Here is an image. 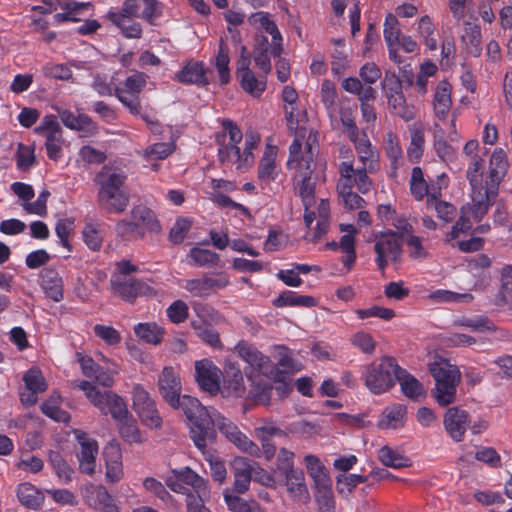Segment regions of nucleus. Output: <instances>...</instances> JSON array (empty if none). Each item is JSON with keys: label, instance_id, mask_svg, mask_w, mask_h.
Instances as JSON below:
<instances>
[{"label": "nucleus", "instance_id": "nucleus-37", "mask_svg": "<svg viewBox=\"0 0 512 512\" xmlns=\"http://www.w3.org/2000/svg\"><path fill=\"white\" fill-rule=\"evenodd\" d=\"M317 300L309 295H300L297 292L286 290L279 294L273 300V305L276 307H305L311 308L316 306Z\"/></svg>", "mask_w": 512, "mask_h": 512}, {"label": "nucleus", "instance_id": "nucleus-18", "mask_svg": "<svg viewBox=\"0 0 512 512\" xmlns=\"http://www.w3.org/2000/svg\"><path fill=\"white\" fill-rule=\"evenodd\" d=\"M369 170L361 167L354 168L352 161H343L339 164L340 178L339 184H348L350 187H356L361 194H367L373 187V182L368 176Z\"/></svg>", "mask_w": 512, "mask_h": 512}, {"label": "nucleus", "instance_id": "nucleus-11", "mask_svg": "<svg viewBox=\"0 0 512 512\" xmlns=\"http://www.w3.org/2000/svg\"><path fill=\"white\" fill-rule=\"evenodd\" d=\"M147 78L143 72L134 71L121 86L114 88V96L133 115L141 112L140 93L146 86Z\"/></svg>", "mask_w": 512, "mask_h": 512}, {"label": "nucleus", "instance_id": "nucleus-23", "mask_svg": "<svg viewBox=\"0 0 512 512\" xmlns=\"http://www.w3.org/2000/svg\"><path fill=\"white\" fill-rule=\"evenodd\" d=\"M55 110L65 127L88 134L96 131V124L87 114L75 115L72 111L60 107H56Z\"/></svg>", "mask_w": 512, "mask_h": 512}, {"label": "nucleus", "instance_id": "nucleus-25", "mask_svg": "<svg viewBox=\"0 0 512 512\" xmlns=\"http://www.w3.org/2000/svg\"><path fill=\"white\" fill-rule=\"evenodd\" d=\"M362 167L367 168L371 174L379 169V155L372 146L366 134L352 140Z\"/></svg>", "mask_w": 512, "mask_h": 512}, {"label": "nucleus", "instance_id": "nucleus-32", "mask_svg": "<svg viewBox=\"0 0 512 512\" xmlns=\"http://www.w3.org/2000/svg\"><path fill=\"white\" fill-rule=\"evenodd\" d=\"M253 463L244 457L235 458L233 462L234 487L238 493H244L248 490L253 475Z\"/></svg>", "mask_w": 512, "mask_h": 512}, {"label": "nucleus", "instance_id": "nucleus-21", "mask_svg": "<svg viewBox=\"0 0 512 512\" xmlns=\"http://www.w3.org/2000/svg\"><path fill=\"white\" fill-rule=\"evenodd\" d=\"M443 424L449 436L455 442H461L470 424L469 414L465 410L451 407L444 415Z\"/></svg>", "mask_w": 512, "mask_h": 512}, {"label": "nucleus", "instance_id": "nucleus-51", "mask_svg": "<svg viewBox=\"0 0 512 512\" xmlns=\"http://www.w3.org/2000/svg\"><path fill=\"white\" fill-rule=\"evenodd\" d=\"M191 326L196 335L212 347H220L221 341L218 332L209 324L205 322H198L193 320Z\"/></svg>", "mask_w": 512, "mask_h": 512}, {"label": "nucleus", "instance_id": "nucleus-46", "mask_svg": "<svg viewBox=\"0 0 512 512\" xmlns=\"http://www.w3.org/2000/svg\"><path fill=\"white\" fill-rule=\"evenodd\" d=\"M378 458L384 466L394 469L408 467L410 465V461L407 457L388 446H383L379 449Z\"/></svg>", "mask_w": 512, "mask_h": 512}, {"label": "nucleus", "instance_id": "nucleus-50", "mask_svg": "<svg viewBox=\"0 0 512 512\" xmlns=\"http://www.w3.org/2000/svg\"><path fill=\"white\" fill-rule=\"evenodd\" d=\"M134 333L150 344L160 343L163 337V331L155 323H139L134 327Z\"/></svg>", "mask_w": 512, "mask_h": 512}, {"label": "nucleus", "instance_id": "nucleus-27", "mask_svg": "<svg viewBox=\"0 0 512 512\" xmlns=\"http://www.w3.org/2000/svg\"><path fill=\"white\" fill-rule=\"evenodd\" d=\"M206 74L207 70L202 62L189 61L179 72L175 74L174 80L182 84L205 86L209 84Z\"/></svg>", "mask_w": 512, "mask_h": 512}, {"label": "nucleus", "instance_id": "nucleus-44", "mask_svg": "<svg viewBox=\"0 0 512 512\" xmlns=\"http://www.w3.org/2000/svg\"><path fill=\"white\" fill-rule=\"evenodd\" d=\"M381 86L385 92L388 103L397 102V100H400V97L404 95L402 82L393 71H385L384 78L381 81Z\"/></svg>", "mask_w": 512, "mask_h": 512}, {"label": "nucleus", "instance_id": "nucleus-48", "mask_svg": "<svg viewBox=\"0 0 512 512\" xmlns=\"http://www.w3.org/2000/svg\"><path fill=\"white\" fill-rule=\"evenodd\" d=\"M439 195L440 191L432 192L431 197L427 198V206L435 209L438 218L450 222L456 216V208L448 202L438 200Z\"/></svg>", "mask_w": 512, "mask_h": 512}, {"label": "nucleus", "instance_id": "nucleus-10", "mask_svg": "<svg viewBox=\"0 0 512 512\" xmlns=\"http://www.w3.org/2000/svg\"><path fill=\"white\" fill-rule=\"evenodd\" d=\"M165 484L181 494L209 495L206 481L189 467L174 469L166 477Z\"/></svg>", "mask_w": 512, "mask_h": 512}, {"label": "nucleus", "instance_id": "nucleus-55", "mask_svg": "<svg viewBox=\"0 0 512 512\" xmlns=\"http://www.w3.org/2000/svg\"><path fill=\"white\" fill-rule=\"evenodd\" d=\"M430 298L435 302H456V303H470L474 297L470 293H457L449 290H436L430 294Z\"/></svg>", "mask_w": 512, "mask_h": 512}, {"label": "nucleus", "instance_id": "nucleus-29", "mask_svg": "<svg viewBox=\"0 0 512 512\" xmlns=\"http://www.w3.org/2000/svg\"><path fill=\"white\" fill-rule=\"evenodd\" d=\"M40 278L45 295L55 302H60L63 299V280L59 273L53 268H45Z\"/></svg>", "mask_w": 512, "mask_h": 512}, {"label": "nucleus", "instance_id": "nucleus-30", "mask_svg": "<svg viewBox=\"0 0 512 512\" xmlns=\"http://www.w3.org/2000/svg\"><path fill=\"white\" fill-rule=\"evenodd\" d=\"M289 495L298 502H307L309 492L305 484L304 473L301 470H294L283 474Z\"/></svg>", "mask_w": 512, "mask_h": 512}, {"label": "nucleus", "instance_id": "nucleus-62", "mask_svg": "<svg viewBox=\"0 0 512 512\" xmlns=\"http://www.w3.org/2000/svg\"><path fill=\"white\" fill-rule=\"evenodd\" d=\"M162 15V4L158 0H144L141 11V19L151 25H155L157 19Z\"/></svg>", "mask_w": 512, "mask_h": 512}, {"label": "nucleus", "instance_id": "nucleus-2", "mask_svg": "<svg viewBox=\"0 0 512 512\" xmlns=\"http://www.w3.org/2000/svg\"><path fill=\"white\" fill-rule=\"evenodd\" d=\"M78 388L84 391L89 401L104 415L110 414L118 423L123 439L129 443H141L142 436L135 420L129 415L124 400L112 391H100L88 381H80Z\"/></svg>", "mask_w": 512, "mask_h": 512}, {"label": "nucleus", "instance_id": "nucleus-16", "mask_svg": "<svg viewBox=\"0 0 512 512\" xmlns=\"http://www.w3.org/2000/svg\"><path fill=\"white\" fill-rule=\"evenodd\" d=\"M508 170L507 154L502 148H496L489 160V173L486 189L488 190L489 207L494 203L499 185L505 178Z\"/></svg>", "mask_w": 512, "mask_h": 512}, {"label": "nucleus", "instance_id": "nucleus-58", "mask_svg": "<svg viewBox=\"0 0 512 512\" xmlns=\"http://www.w3.org/2000/svg\"><path fill=\"white\" fill-rule=\"evenodd\" d=\"M229 55L228 49L223 42L220 43L219 51L216 56V68L219 73L220 83L222 85L227 84L230 81L229 71Z\"/></svg>", "mask_w": 512, "mask_h": 512}, {"label": "nucleus", "instance_id": "nucleus-17", "mask_svg": "<svg viewBox=\"0 0 512 512\" xmlns=\"http://www.w3.org/2000/svg\"><path fill=\"white\" fill-rule=\"evenodd\" d=\"M239 357L244 360L248 367L245 373L249 378L254 374H267L270 368V359L259 351L254 345L241 341L235 347Z\"/></svg>", "mask_w": 512, "mask_h": 512}, {"label": "nucleus", "instance_id": "nucleus-36", "mask_svg": "<svg viewBox=\"0 0 512 512\" xmlns=\"http://www.w3.org/2000/svg\"><path fill=\"white\" fill-rule=\"evenodd\" d=\"M305 465L309 475L315 482L318 489L331 488L332 481L329 477L326 468L321 461L314 455L305 456Z\"/></svg>", "mask_w": 512, "mask_h": 512}, {"label": "nucleus", "instance_id": "nucleus-54", "mask_svg": "<svg viewBox=\"0 0 512 512\" xmlns=\"http://www.w3.org/2000/svg\"><path fill=\"white\" fill-rule=\"evenodd\" d=\"M337 191L340 198L343 200L344 206L350 210L359 209L365 203V200L360 195L353 192L352 187L348 184L337 183Z\"/></svg>", "mask_w": 512, "mask_h": 512}, {"label": "nucleus", "instance_id": "nucleus-31", "mask_svg": "<svg viewBox=\"0 0 512 512\" xmlns=\"http://www.w3.org/2000/svg\"><path fill=\"white\" fill-rule=\"evenodd\" d=\"M410 143L407 148V159L409 162L419 163L425 149V129L421 124H414L409 127Z\"/></svg>", "mask_w": 512, "mask_h": 512}, {"label": "nucleus", "instance_id": "nucleus-5", "mask_svg": "<svg viewBox=\"0 0 512 512\" xmlns=\"http://www.w3.org/2000/svg\"><path fill=\"white\" fill-rule=\"evenodd\" d=\"M243 139L241 129L230 119L222 121V131L216 134L218 157L222 164H237V169L251 166L254 162L253 150L244 147L240 152L238 144Z\"/></svg>", "mask_w": 512, "mask_h": 512}, {"label": "nucleus", "instance_id": "nucleus-7", "mask_svg": "<svg viewBox=\"0 0 512 512\" xmlns=\"http://www.w3.org/2000/svg\"><path fill=\"white\" fill-rule=\"evenodd\" d=\"M398 369L399 365L395 358L384 356L379 362L364 367L362 379L371 393L380 395L395 386Z\"/></svg>", "mask_w": 512, "mask_h": 512}, {"label": "nucleus", "instance_id": "nucleus-53", "mask_svg": "<svg viewBox=\"0 0 512 512\" xmlns=\"http://www.w3.org/2000/svg\"><path fill=\"white\" fill-rule=\"evenodd\" d=\"M23 381L26 389L29 391L43 393L47 389L45 378L42 372L36 367H32L25 373Z\"/></svg>", "mask_w": 512, "mask_h": 512}, {"label": "nucleus", "instance_id": "nucleus-61", "mask_svg": "<svg viewBox=\"0 0 512 512\" xmlns=\"http://www.w3.org/2000/svg\"><path fill=\"white\" fill-rule=\"evenodd\" d=\"M191 228V221L186 218H179L173 224L169 232V241L173 244H180L184 241Z\"/></svg>", "mask_w": 512, "mask_h": 512}, {"label": "nucleus", "instance_id": "nucleus-57", "mask_svg": "<svg viewBox=\"0 0 512 512\" xmlns=\"http://www.w3.org/2000/svg\"><path fill=\"white\" fill-rule=\"evenodd\" d=\"M46 138L45 147L49 159L57 161L62 157V144L64 142L62 131L44 135Z\"/></svg>", "mask_w": 512, "mask_h": 512}, {"label": "nucleus", "instance_id": "nucleus-1", "mask_svg": "<svg viewBox=\"0 0 512 512\" xmlns=\"http://www.w3.org/2000/svg\"><path fill=\"white\" fill-rule=\"evenodd\" d=\"M184 405L186 417L190 422L191 439L203 454L206 453L207 445L216 440L215 427L241 451L252 456L260 454L257 444L242 433L230 419L214 409L210 411L198 399L186 398Z\"/></svg>", "mask_w": 512, "mask_h": 512}, {"label": "nucleus", "instance_id": "nucleus-3", "mask_svg": "<svg viewBox=\"0 0 512 512\" xmlns=\"http://www.w3.org/2000/svg\"><path fill=\"white\" fill-rule=\"evenodd\" d=\"M315 166V152L312 144L308 140L305 151L302 152L301 140L297 137L289 147L287 167L289 170H295V188L306 210L315 202V182L312 180Z\"/></svg>", "mask_w": 512, "mask_h": 512}, {"label": "nucleus", "instance_id": "nucleus-35", "mask_svg": "<svg viewBox=\"0 0 512 512\" xmlns=\"http://www.w3.org/2000/svg\"><path fill=\"white\" fill-rule=\"evenodd\" d=\"M277 150L273 146H267L258 166V178L262 182L269 183L278 176L276 164Z\"/></svg>", "mask_w": 512, "mask_h": 512}, {"label": "nucleus", "instance_id": "nucleus-52", "mask_svg": "<svg viewBox=\"0 0 512 512\" xmlns=\"http://www.w3.org/2000/svg\"><path fill=\"white\" fill-rule=\"evenodd\" d=\"M383 35L387 47L399 45L401 30L399 28V21L397 17L392 13H389L385 17Z\"/></svg>", "mask_w": 512, "mask_h": 512}, {"label": "nucleus", "instance_id": "nucleus-63", "mask_svg": "<svg viewBox=\"0 0 512 512\" xmlns=\"http://www.w3.org/2000/svg\"><path fill=\"white\" fill-rule=\"evenodd\" d=\"M41 411L44 415L57 422H68L70 420L69 413L61 409L52 399L45 401L41 405Z\"/></svg>", "mask_w": 512, "mask_h": 512}, {"label": "nucleus", "instance_id": "nucleus-24", "mask_svg": "<svg viewBox=\"0 0 512 512\" xmlns=\"http://www.w3.org/2000/svg\"><path fill=\"white\" fill-rule=\"evenodd\" d=\"M385 155L390 161L389 177L396 178L399 168L404 164L402 147L398 136L389 131L385 134L383 140Z\"/></svg>", "mask_w": 512, "mask_h": 512}, {"label": "nucleus", "instance_id": "nucleus-19", "mask_svg": "<svg viewBox=\"0 0 512 512\" xmlns=\"http://www.w3.org/2000/svg\"><path fill=\"white\" fill-rule=\"evenodd\" d=\"M76 439L80 445V450L77 453L79 461V470L87 475H92L95 472L96 456L98 454V443L96 440L90 438L85 432H76Z\"/></svg>", "mask_w": 512, "mask_h": 512}, {"label": "nucleus", "instance_id": "nucleus-4", "mask_svg": "<svg viewBox=\"0 0 512 512\" xmlns=\"http://www.w3.org/2000/svg\"><path fill=\"white\" fill-rule=\"evenodd\" d=\"M127 175L119 168L104 165L95 176L99 186L98 204L110 213H122L129 204V195L124 190Z\"/></svg>", "mask_w": 512, "mask_h": 512}, {"label": "nucleus", "instance_id": "nucleus-6", "mask_svg": "<svg viewBox=\"0 0 512 512\" xmlns=\"http://www.w3.org/2000/svg\"><path fill=\"white\" fill-rule=\"evenodd\" d=\"M435 387L431 394L440 406H448L456 401L457 387L461 381L459 368L448 360L439 358L429 364Z\"/></svg>", "mask_w": 512, "mask_h": 512}, {"label": "nucleus", "instance_id": "nucleus-47", "mask_svg": "<svg viewBox=\"0 0 512 512\" xmlns=\"http://www.w3.org/2000/svg\"><path fill=\"white\" fill-rule=\"evenodd\" d=\"M239 78L242 89L253 97H259L266 89L265 77L257 78L253 71H246Z\"/></svg>", "mask_w": 512, "mask_h": 512}, {"label": "nucleus", "instance_id": "nucleus-12", "mask_svg": "<svg viewBox=\"0 0 512 512\" xmlns=\"http://www.w3.org/2000/svg\"><path fill=\"white\" fill-rule=\"evenodd\" d=\"M374 251L378 269L384 273L389 262H397L402 255V236L393 231L380 233L376 236Z\"/></svg>", "mask_w": 512, "mask_h": 512}, {"label": "nucleus", "instance_id": "nucleus-41", "mask_svg": "<svg viewBox=\"0 0 512 512\" xmlns=\"http://www.w3.org/2000/svg\"><path fill=\"white\" fill-rule=\"evenodd\" d=\"M410 191L414 198L420 201L425 196L428 198L431 197L432 192H439L440 189H435L434 187L430 188L424 178L421 167L415 166L411 172Z\"/></svg>", "mask_w": 512, "mask_h": 512}, {"label": "nucleus", "instance_id": "nucleus-60", "mask_svg": "<svg viewBox=\"0 0 512 512\" xmlns=\"http://www.w3.org/2000/svg\"><path fill=\"white\" fill-rule=\"evenodd\" d=\"M166 314L172 323L180 324L187 320L189 307L183 300H176L167 307Z\"/></svg>", "mask_w": 512, "mask_h": 512}, {"label": "nucleus", "instance_id": "nucleus-42", "mask_svg": "<svg viewBox=\"0 0 512 512\" xmlns=\"http://www.w3.org/2000/svg\"><path fill=\"white\" fill-rule=\"evenodd\" d=\"M188 258L191 260L189 263L197 267H216L221 262L218 253L200 247L191 248Z\"/></svg>", "mask_w": 512, "mask_h": 512}, {"label": "nucleus", "instance_id": "nucleus-45", "mask_svg": "<svg viewBox=\"0 0 512 512\" xmlns=\"http://www.w3.org/2000/svg\"><path fill=\"white\" fill-rule=\"evenodd\" d=\"M458 327L469 328L472 332H486L495 330L494 323L486 316L461 317L454 321Z\"/></svg>", "mask_w": 512, "mask_h": 512}, {"label": "nucleus", "instance_id": "nucleus-33", "mask_svg": "<svg viewBox=\"0 0 512 512\" xmlns=\"http://www.w3.org/2000/svg\"><path fill=\"white\" fill-rule=\"evenodd\" d=\"M451 90V84L446 80L440 81L436 86L433 104L435 116L439 119H444L451 109Z\"/></svg>", "mask_w": 512, "mask_h": 512}, {"label": "nucleus", "instance_id": "nucleus-56", "mask_svg": "<svg viewBox=\"0 0 512 512\" xmlns=\"http://www.w3.org/2000/svg\"><path fill=\"white\" fill-rule=\"evenodd\" d=\"M35 164L34 148L23 143L18 144L16 165L21 171H28Z\"/></svg>", "mask_w": 512, "mask_h": 512}, {"label": "nucleus", "instance_id": "nucleus-22", "mask_svg": "<svg viewBox=\"0 0 512 512\" xmlns=\"http://www.w3.org/2000/svg\"><path fill=\"white\" fill-rule=\"evenodd\" d=\"M250 22L253 25H258L259 28L272 36L271 54L274 57H279L283 51V38L276 23L271 19V15L268 12L259 11L250 16Z\"/></svg>", "mask_w": 512, "mask_h": 512}, {"label": "nucleus", "instance_id": "nucleus-49", "mask_svg": "<svg viewBox=\"0 0 512 512\" xmlns=\"http://www.w3.org/2000/svg\"><path fill=\"white\" fill-rule=\"evenodd\" d=\"M48 460L51 466L53 467L55 473L62 482L68 483L72 480V475L74 471L69 466V464L63 459L62 455L59 452L50 451L48 455Z\"/></svg>", "mask_w": 512, "mask_h": 512}, {"label": "nucleus", "instance_id": "nucleus-8", "mask_svg": "<svg viewBox=\"0 0 512 512\" xmlns=\"http://www.w3.org/2000/svg\"><path fill=\"white\" fill-rule=\"evenodd\" d=\"M485 160L481 157L469 159L466 178L471 187L472 213L474 218L480 220L489 209L487 181L483 182Z\"/></svg>", "mask_w": 512, "mask_h": 512}, {"label": "nucleus", "instance_id": "nucleus-34", "mask_svg": "<svg viewBox=\"0 0 512 512\" xmlns=\"http://www.w3.org/2000/svg\"><path fill=\"white\" fill-rule=\"evenodd\" d=\"M407 409L402 404H393L384 409L378 419L380 429H398L405 423Z\"/></svg>", "mask_w": 512, "mask_h": 512}, {"label": "nucleus", "instance_id": "nucleus-38", "mask_svg": "<svg viewBox=\"0 0 512 512\" xmlns=\"http://www.w3.org/2000/svg\"><path fill=\"white\" fill-rule=\"evenodd\" d=\"M274 57L271 54V43L268 41L266 36H261L257 39V44L253 50V59L255 65L263 72L266 76L272 70L270 58Z\"/></svg>", "mask_w": 512, "mask_h": 512}, {"label": "nucleus", "instance_id": "nucleus-15", "mask_svg": "<svg viewBox=\"0 0 512 512\" xmlns=\"http://www.w3.org/2000/svg\"><path fill=\"white\" fill-rule=\"evenodd\" d=\"M133 408L140 417L142 423L152 429L160 428L162 418L150 394L139 384L132 390Z\"/></svg>", "mask_w": 512, "mask_h": 512}, {"label": "nucleus", "instance_id": "nucleus-28", "mask_svg": "<svg viewBox=\"0 0 512 512\" xmlns=\"http://www.w3.org/2000/svg\"><path fill=\"white\" fill-rule=\"evenodd\" d=\"M115 292L125 301L133 303L138 296L146 295L150 287L136 279L124 278L112 282Z\"/></svg>", "mask_w": 512, "mask_h": 512}, {"label": "nucleus", "instance_id": "nucleus-43", "mask_svg": "<svg viewBox=\"0 0 512 512\" xmlns=\"http://www.w3.org/2000/svg\"><path fill=\"white\" fill-rule=\"evenodd\" d=\"M82 238L90 250L99 251L104 240V229L102 224L92 222L86 223L82 231Z\"/></svg>", "mask_w": 512, "mask_h": 512}, {"label": "nucleus", "instance_id": "nucleus-40", "mask_svg": "<svg viewBox=\"0 0 512 512\" xmlns=\"http://www.w3.org/2000/svg\"><path fill=\"white\" fill-rule=\"evenodd\" d=\"M20 503L30 509H39L44 502L43 493L30 483H21L17 488Z\"/></svg>", "mask_w": 512, "mask_h": 512}, {"label": "nucleus", "instance_id": "nucleus-14", "mask_svg": "<svg viewBox=\"0 0 512 512\" xmlns=\"http://www.w3.org/2000/svg\"><path fill=\"white\" fill-rule=\"evenodd\" d=\"M229 284V276L220 272L215 275L205 273L201 277L184 280L181 287L193 297L207 298L216 291L226 288Z\"/></svg>", "mask_w": 512, "mask_h": 512}, {"label": "nucleus", "instance_id": "nucleus-13", "mask_svg": "<svg viewBox=\"0 0 512 512\" xmlns=\"http://www.w3.org/2000/svg\"><path fill=\"white\" fill-rule=\"evenodd\" d=\"M158 389L162 398L174 409L181 408L186 415L185 410V399H195L189 395H183L181 397L182 385L181 379L178 373L173 367L166 366L158 377Z\"/></svg>", "mask_w": 512, "mask_h": 512}, {"label": "nucleus", "instance_id": "nucleus-59", "mask_svg": "<svg viewBox=\"0 0 512 512\" xmlns=\"http://www.w3.org/2000/svg\"><path fill=\"white\" fill-rule=\"evenodd\" d=\"M254 432L255 436L260 441L271 440L274 437L282 438L287 436V433L272 421H264L261 426L254 429Z\"/></svg>", "mask_w": 512, "mask_h": 512}, {"label": "nucleus", "instance_id": "nucleus-64", "mask_svg": "<svg viewBox=\"0 0 512 512\" xmlns=\"http://www.w3.org/2000/svg\"><path fill=\"white\" fill-rule=\"evenodd\" d=\"M495 304L512 310V279L502 277V285L495 297Z\"/></svg>", "mask_w": 512, "mask_h": 512}, {"label": "nucleus", "instance_id": "nucleus-20", "mask_svg": "<svg viewBox=\"0 0 512 512\" xmlns=\"http://www.w3.org/2000/svg\"><path fill=\"white\" fill-rule=\"evenodd\" d=\"M221 371L208 359L195 362V378L199 387L211 395L216 394L219 389Z\"/></svg>", "mask_w": 512, "mask_h": 512}, {"label": "nucleus", "instance_id": "nucleus-26", "mask_svg": "<svg viewBox=\"0 0 512 512\" xmlns=\"http://www.w3.org/2000/svg\"><path fill=\"white\" fill-rule=\"evenodd\" d=\"M106 18L121 30L122 35L128 39H139L142 36V26L129 16L120 11L109 10Z\"/></svg>", "mask_w": 512, "mask_h": 512}, {"label": "nucleus", "instance_id": "nucleus-9", "mask_svg": "<svg viewBox=\"0 0 512 512\" xmlns=\"http://www.w3.org/2000/svg\"><path fill=\"white\" fill-rule=\"evenodd\" d=\"M131 220H121L116 227L122 235L135 234L144 238L145 233L160 234L162 226L153 210L144 206L137 205L131 209Z\"/></svg>", "mask_w": 512, "mask_h": 512}, {"label": "nucleus", "instance_id": "nucleus-39", "mask_svg": "<svg viewBox=\"0 0 512 512\" xmlns=\"http://www.w3.org/2000/svg\"><path fill=\"white\" fill-rule=\"evenodd\" d=\"M396 382H399L402 392L410 399H417L425 393L423 385L400 366L397 372Z\"/></svg>", "mask_w": 512, "mask_h": 512}]
</instances>
